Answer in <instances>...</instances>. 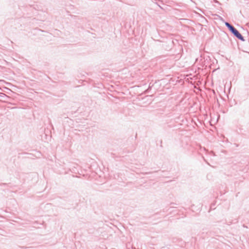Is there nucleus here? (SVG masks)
<instances>
[{
  "instance_id": "nucleus-1",
  "label": "nucleus",
  "mask_w": 249,
  "mask_h": 249,
  "mask_svg": "<svg viewBox=\"0 0 249 249\" xmlns=\"http://www.w3.org/2000/svg\"><path fill=\"white\" fill-rule=\"evenodd\" d=\"M225 24L226 26L229 29V30L231 32V33L233 34V35L235 36H236L238 39L242 41L245 40L244 37L241 35V34L232 25H231V24L227 22H226Z\"/></svg>"
}]
</instances>
